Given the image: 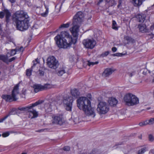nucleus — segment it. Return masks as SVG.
<instances>
[{
	"mask_svg": "<svg viewBox=\"0 0 154 154\" xmlns=\"http://www.w3.org/2000/svg\"><path fill=\"white\" fill-rule=\"evenodd\" d=\"M52 123L53 124L62 125L65 123L63 116L62 114H57L53 116Z\"/></svg>",
	"mask_w": 154,
	"mask_h": 154,
	"instance_id": "9",
	"label": "nucleus"
},
{
	"mask_svg": "<svg viewBox=\"0 0 154 154\" xmlns=\"http://www.w3.org/2000/svg\"><path fill=\"white\" fill-rule=\"evenodd\" d=\"M24 50V49L23 47H21L20 48H16L15 49H13V51L12 52H14V53L13 54H12V55H14L17 52H20L21 51H23Z\"/></svg>",
	"mask_w": 154,
	"mask_h": 154,
	"instance_id": "25",
	"label": "nucleus"
},
{
	"mask_svg": "<svg viewBox=\"0 0 154 154\" xmlns=\"http://www.w3.org/2000/svg\"><path fill=\"white\" fill-rule=\"evenodd\" d=\"M23 91H23V94L24 95H25L26 94V90L25 89L24 90H23Z\"/></svg>",
	"mask_w": 154,
	"mask_h": 154,
	"instance_id": "55",
	"label": "nucleus"
},
{
	"mask_svg": "<svg viewBox=\"0 0 154 154\" xmlns=\"http://www.w3.org/2000/svg\"><path fill=\"white\" fill-rule=\"evenodd\" d=\"M4 11L5 13L6 22H8L10 20V18L11 16V13L7 9H5L4 10Z\"/></svg>",
	"mask_w": 154,
	"mask_h": 154,
	"instance_id": "19",
	"label": "nucleus"
},
{
	"mask_svg": "<svg viewBox=\"0 0 154 154\" xmlns=\"http://www.w3.org/2000/svg\"><path fill=\"white\" fill-rule=\"evenodd\" d=\"M12 51H13V49H12L11 51V56H13L14 55H12V54H13L14 53V52H12Z\"/></svg>",
	"mask_w": 154,
	"mask_h": 154,
	"instance_id": "54",
	"label": "nucleus"
},
{
	"mask_svg": "<svg viewBox=\"0 0 154 154\" xmlns=\"http://www.w3.org/2000/svg\"><path fill=\"white\" fill-rule=\"evenodd\" d=\"M2 31V26H1V24L0 23V33H1V32Z\"/></svg>",
	"mask_w": 154,
	"mask_h": 154,
	"instance_id": "53",
	"label": "nucleus"
},
{
	"mask_svg": "<svg viewBox=\"0 0 154 154\" xmlns=\"http://www.w3.org/2000/svg\"><path fill=\"white\" fill-rule=\"evenodd\" d=\"M57 100H57V101H56L57 104L60 105L63 103L64 106L72 104L73 101V100L71 97H65L63 101H62V99L61 100L59 99L58 100Z\"/></svg>",
	"mask_w": 154,
	"mask_h": 154,
	"instance_id": "13",
	"label": "nucleus"
},
{
	"mask_svg": "<svg viewBox=\"0 0 154 154\" xmlns=\"http://www.w3.org/2000/svg\"><path fill=\"white\" fill-rule=\"evenodd\" d=\"M55 101H53L51 103H45L44 106L45 108L46 109H50V110L51 109L52 106L54 105H56L55 103Z\"/></svg>",
	"mask_w": 154,
	"mask_h": 154,
	"instance_id": "21",
	"label": "nucleus"
},
{
	"mask_svg": "<svg viewBox=\"0 0 154 154\" xmlns=\"http://www.w3.org/2000/svg\"><path fill=\"white\" fill-rule=\"evenodd\" d=\"M51 86L49 84H46L43 86L39 84H35L33 85V88L34 89L35 92V93H37L40 91L50 88H51Z\"/></svg>",
	"mask_w": 154,
	"mask_h": 154,
	"instance_id": "12",
	"label": "nucleus"
},
{
	"mask_svg": "<svg viewBox=\"0 0 154 154\" xmlns=\"http://www.w3.org/2000/svg\"><path fill=\"white\" fill-rule=\"evenodd\" d=\"M82 44L86 48L92 49L95 47L96 43L93 39H87L83 41Z\"/></svg>",
	"mask_w": 154,
	"mask_h": 154,
	"instance_id": "10",
	"label": "nucleus"
},
{
	"mask_svg": "<svg viewBox=\"0 0 154 154\" xmlns=\"http://www.w3.org/2000/svg\"><path fill=\"white\" fill-rule=\"evenodd\" d=\"M72 104H69V105L64 106L66 108V109L69 111H71L72 108Z\"/></svg>",
	"mask_w": 154,
	"mask_h": 154,
	"instance_id": "32",
	"label": "nucleus"
},
{
	"mask_svg": "<svg viewBox=\"0 0 154 154\" xmlns=\"http://www.w3.org/2000/svg\"><path fill=\"white\" fill-rule=\"evenodd\" d=\"M150 109V107H148L146 108L147 110H149Z\"/></svg>",
	"mask_w": 154,
	"mask_h": 154,
	"instance_id": "58",
	"label": "nucleus"
},
{
	"mask_svg": "<svg viewBox=\"0 0 154 154\" xmlns=\"http://www.w3.org/2000/svg\"><path fill=\"white\" fill-rule=\"evenodd\" d=\"M149 140L150 141H152L154 140V138L153 136L151 135L150 134L149 135Z\"/></svg>",
	"mask_w": 154,
	"mask_h": 154,
	"instance_id": "40",
	"label": "nucleus"
},
{
	"mask_svg": "<svg viewBox=\"0 0 154 154\" xmlns=\"http://www.w3.org/2000/svg\"><path fill=\"white\" fill-rule=\"evenodd\" d=\"M1 136V134H0V137Z\"/></svg>",
	"mask_w": 154,
	"mask_h": 154,
	"instance_id": "63",
	"label": "nucleus"
},
{
	"mask_svg": "<svg viewBox=\"0 0 154 154\" xmlns=\"http://www.w3.org/2000/svg\"><path fill=\"white\" fill-rule=\"evenodd\" d=\"M46 130V129H42L39 130H38V132H42L44 131L45 130Z\"/></svg>",
	"mask_w": 154,
	"mask_h": 154,
	"instance_id": "49",
	"label": "nucleus"
},
{
	"mask_svg": "<svg viewBox=\"0 0 154 154\" xmlns=\"http://www.w3.org/2000/svg\"><path fill=\"white\" fill-rule=\"evenodd\" d=\"M77 106L80 109L83 110L88 116H91L94 118L95 113L93 108H91V102L88 98L85 97H80L77 100Z\"/></svg>",
	"mask_w": 154,
	"mask_h": 154,
	"instance_id": "3",
	"label": "nucleus"
},
{
	"mask_svg": "<svg viewBox=\"0 0 154 154\" xmlns=\"http://www.w3.org/2000/svg\"><path fill=\"white\" fill-rule=\"evenodd\" d=\"M43 100H38L35 103L30 105V107L28 112H29V117L31 119H33L37 117L38 116V112L33 108L43 103Z\"/></svg>",
	"mask_w": 154,
	"mask_h": 154,
	"instance_id": "6",
	"label": "nucleus"
},
{
	"mask_svg": "<svg viewBox=\"0 0 154 154\" xmlns=\"http://www.w3.org/2000/svg\"><path fill=\"white\" fill-rule=\"evenodd\" d=\"M87 97L90 99H91V94H88Z\"/></svg>",
	"mask_w": 154,
	"mask_h": 154,
	"instance_id": "50",
	"label": "nucleus"
},
{
	"mask_svg": "<svg viewBox=\"0 0 154 154\" xmlns=\"http://www.w3.org/2000/svg\"><path fill=\"white\" fill-rule=\"evenodd\" d=\"M84 18V15L81 11L78 12L74 16L72 22L74 24H80L83 21Z\"/></svg>",
	"mask_w": 154,
	"mask_h": 154,
	"instance_id": "11",
	"label": "nucleus"
},
{
	"mask_svg": "<svg viewBox=\"0 0 154 154\" xmlns=\"http://www.w3.org/2000/svg\"><path fill=\"white\" fill-rule=\"evenodd\" d=\"M30 107V105L28 106H26L24 107H19L18 108V109L19 110L21 111H24L26 112H28L29 109V108Z\"/></svg>",
	"mask_w": 154,
	"mask_h": 154,
	"instance_id": "30",
	"label": "nucleus"
},
{
	"mask_svg": "<svg viewBox=\"0 0 154 154\" xmlns=\"http://www.w3.org/2000/svg\"><path fill=\"white\" fill-rule=\"evenodd\" d=\"M109 54V51H105L103 53L100 55V56L101 57H106Z\"/></svg>",
	"mask_w": 154,
	"mask_h": 154,
	"instance_id": "35",
	"label": "nucleus"
},
{
	"mask_svg": "<svg viewBox=\"0 0 154 154\" xmlns=\"http://www.w3.org/2000/svg\"><path fill=\"white\" fill-rule=\"evenodd\" d=\"M73 26L69 30L72 35L73 38L68 32L64 31L61 32L60 35H57L54 39L57 46L60 48H67L72 44H75L77 41L79 30L80 24H74L72 22Z\"/></svg>",
	"mask_w": 154,
	"mask_h": 154,
	"instance_id": "1",
	"label": "nucleus"
},
{
	"mask_svg": "<svg viewBox=\"0 0 154 154\" xmlns=\"http://www.w3.org/2000/svg\"><path fill=\"white\" fill-rule=\"evenodd\" d=\"M147 125H148V121L146 120L143 122H141L139 123V125L141 127L146 126Z\"/></svg>",
	"mask_w": 154,
	"mask_h": 154,
	"instance_id": "33",
	"label": "nucleus"
},
{
	"mask_svg": "<svg viewBox=\"0 0 154 154\" xmlns=\"http://www.w3.org/2000/svg\"><path fill=\"white\" fill-rule=\"evenodd\" d=\"M47 66L51 69H55L59 66L58 61L53 56L49 57L47 58Z\"/></svg>",
	"mask_w": 154,
	"mask_h": 154,
	"instance_id": "8",
	"label": "nucleus"
},
{
	"mask_svg": "<svg viewBox=\"0 0 154 154\" xmlns=\"http://www.w3.org/2000/svg\"><path fill=\"white\" fill-rule=\"evenodd\" d=\"M117 48L115 47H113L112 49V51L113 52H115L116 51H117Z\"/></svg>",
	"mask_w": 154,
	"mask_h": 154,
	"instance_id": "48",
	"label": "nucleus"
},
{
	"mask_svg": "<svg viewBox=\"0 0 154 154\" xmlns=\"http://www.w3.org/2000/svg\"><path fill=\"white\" fill-rule=\"evenodd\" d=\"M70 24V23H68L66 24H63L59 26V29L57 30L56 32L59 30V29L61 28H67L69 27Z\"/></svg>",
	"mask_w": 154,
	"mask_h": 154,
	"instance_id": "27",
	"label": "nucleus"
},
{
	"mask_svg": "<svg viewBox=\"0 0 154 154\" xmlns=\"http://www.w3.org/2000/svg\"><path fill=\"white\" fill-rule=\"evenodd\" d=\"M148 124L149 125H152L154 123V118L150 119L149 120H147Z\"/></svg>",
	"mask_w": 154,
	"mask_h": 154,
	"instance_id": "37",
	"label": "nucleus"
},
{
	"mask_svg": "<svg viewBox=\"0 0 154 154\" xmlns=\"http://www.w3.org/2000/svg\"><path fill=\"white\" fill-rule=\"evenodd\" d=\"M98 62L97 61H96L95 62H90L89 61H88L87 63V65L89 66H93L94 64H96L98 63Z\"/></svg>",
	"mask_w": 154,
	"mask_h": 154,
	"instance_id": "36",
	"label": "nucleus"
},
{
	"mask_svg": "<svg viewBox=\"0 0 154 154\" xmlns=\"http://www.w3.org/2000/svg\"><path fill=\"white\" fill-rule=\"evenodd\" d=\"M152 8L153 9H154V4L152 5Z\"/></svg>",
	"mask_w": 154,
	"mask_h": 154,
	"instance_id": "57",
	"label": "nucleus"
},
{
	"mask_svg": "<svg viewBox=\"0 0 154 154\" xmlns=\"http://www.w3.org/2000/svg\"><path fill=\"white\" fill-rule=\"evenodd\" d=\"M129 76L130 77H132L133 75H134L135 74V72H132L131 73H128Z\"/></svg>",
	"mask_w": 154,
	"mask_h": 154,
	"instance_id": "47",
	"label": "nucleus"
},
{
	"mask_svg": "<svg viewBox=\"0 0 154 154\" xmlns=\"http://www.w3.org/2000/svg\"><path fill=\"white\" fill-rule=\"evenodd\" d=\"M63 149L65 151H69L70 150V148L69 146H67L63 147Z\"/></svg>",
	"mask_w": 154,
	"mask_h": 154,
	"instance_id": "41",
	"label": "nucleus"
},
{
	"mask_svg": "<svg viewBox=\"0 0 154 154\" xmlns=\"http://www.w3.org/2000/svg\"><path fill=\"white\" fill-rule=\"evenodd\" d=\"M16 57H12V58L10 59L9 60V62H11L13 61L14 60L16 59Z\"/></svg>",
	"mask_w": 154,
	"mask_h": 154,
	"instance_id": "46",
	"label": "nucleus"
},
{
	"mask_svg": "<svg viewBox=\"0 0 154 154\" xmlns=\"http://www.w3.org/2000/svg\"><path fill=\"white\" fill-rule=\"evenodd\" d=\"M65 70L63 68H60L56 71V74L59 76H61L65 73Z\"/></svg>",
	"mask_w": 154,
	"mask_h": 154,
	"instance_id": "22",
	"label": "nucleus"
},
{
	"mask_svg": "<svg viewBox=\"0 0 154 154\" xmlns=\"http://www.w3.org/2000/svg\"><path fill=\"white\" fill-rule=\"evenodd\" d=\"M147 150L146 147H143L137 151V154H142L144 153Z\"/></svg>",
	"mask_w": 154,
	"mask_h": 154,
	"instance_id": "31",
	"label": "nucleus"
},
{
	"mask_svg": "<svg viewBox=\"0 0 154 154\" xmlns=\"http://www.w3.org/2000/svg\"><path fill=\"white\" fill-rule=\"evenodd\" d=\"M29 17L23 10L15 12L12 15V20L16 25L17 29L21 31L27 30L29 27Z\"/></svg>",
	"mask_w": 154,
	"mask_h": 154,
	"instance_id": "2",
	"label": "nucleus"
},
{
	"mask_svg": "<svg viewBox=\"0 0 154 154\" xmlns=\"http://www.w3.org/2000/svg\"><path fill=\"white\" fill-rule=\"evenodd\" d=\"M39 74L41 76H43L44 74V72L42 70L39 69Z\"/></svg>",
	"mask_w": 154,
	"mask_h": 154,
	"instance_id": "42",
	"label": "nucleus"
},
{
	"mask_svg": "<svg viewBox=\"0 0 154 154\" xmlns=\"http://www.w3.org/2000/svg\"><path fill=\"white\" fill-rule=\"evenodd\" d=\"M18 84L15 86L12 91L11 95H3L2 97L7 102L15 101L18 99L17 95L19 93Z\"/></svg>",
	"mask_w": 154,
	"mask_h": 154,
	"instance_id": "5",
	"label": "nucleus"
},
{
	"mask_svg": "<svg viewBox=\"0 0 154 154\" xmlns=\"http://www.w3.org/2000/svg\"><path fill=\"white\" fill-rule=\"evenodd\" d=\"M114 72V70L110 68H107L103 72L102 76L104 77H108L111 75Z\"/></svg>",
	"mask_w": 154,
	"mask_h": 154,
	"instance_id": "14",
	"label": "nucleus"
},
{
	"mask_svg": "<svg viewBox=\"0 0 154 154\" xmlns=\"http://www.w3.org/2000/svg\"><path fill=\"white\" fill-rule=\"evenodd\" d=\"M138 28L140 31L142 32H146L147 31L146 26L144 24H139L138 25Z\"/></svg>",
	"mask_w": 154,
	"mask_h": 154,
	"instance_id": "20",
	"label": "nucleus"
},
{
	"mask_svg": "<svg viewBox=\"0 0 154 154\" xmlns=\"http://www.w3.org/2000/svg\"><path fill=\"white\" fill-rule=\"evenodd\" d=\"M45 6L46 9V11L45 12L42 14V16L44 17L46 16L48 13V6L45 4Z\"/></svg>",
	"mask_w": 154,
	"mask_h": 154,
	"instance_id": "29",
	"label": "nucleus"
},
{
	"mask_svg": "<svg viewBox=\"0 0 154 154\" xmlns=\"http://www.w3.org/2000/svg\"><path fill=\"white\" fill-rule=\"evenodd\" d=\"M123 54L122 53H116V54H112L113 56H122V55H123Z\"/></svg>",
	"mask_w": 154,
	"mask_h": 154,
	"instance_id": "39",
	"label": "nucleus"
},
{
	"mask_svg": "<svg viewBox=\"0 0 154 154\" xmlns=\"http://www.w3.org/2000/svg\"><path fill=\"white\" fill-rule=\"evenodd\" d=\"M125 104L129 106H133L139 103V99L135 95L131 93H128L124 97Z\"/></svg>",
	"mask_w": 154,
	"mask_h": 154,
	"instance_id": "4",
	"label": "nucleus"
},
{
	"mask_svg": "<svg viewBox=\"0 0 154 154\" xmlns=\"http://www.w3.org/2000/svg\"><path fill=\"white\" fill-rule=\"evenodd\" d=\"M36 64V63H34L33 66L31 67L30 69H27L26 70V75L27 76H30L31 75L32 69L34 66H35Z\"/></svg>",
	"mask_w": 154,
	"mask_h": 154,
	"instance_id": "23",
	"label": "nucleus"
},
{
	"mask_svg": "<svg viewBox=\"0 0 154 154\" xmlns=\"http://www.w3.org/2000/svg\"><path fill=\"white\" fill-rule=\"evenodd\" d=\"M35 61L37 62V63H39V60L38 59V58H37L35 59Z\"/></svg>",
	"mask_w": 154,
	"mask_h": 154,
	"instance_id": "51",
	"label": "nucleus"
},
{
	"mask_svg": "<svg viewBox=\"0 0 154 154\" xmlns=\"http://www.w3.org/2000/svg\"><path fill=\"white\" fill-rule=\"evenodd\" d=\"M5 15V13L3 11L0 12V18L2 19L4 18Z\"/></svg>",
	"mask_w": 154,
	"mask_h": 154,
	"instance_id": "38",
	"label": "nucleus"
},
{
	"mask_svg": "<svg viewBox=\"0 0 154 154\" xmlns=\"http://www.w3.org/2000/svg\"><path fill=\"white\" fill-rule=\"evenodd\" d=\"M96 149H93L92 150H86L83 152L82 154H94L96 152Z\"/></svg>",
	"mask_w": 154,
	"mask_h": 154,
	"instance_id": "24",
	"label": "nucleus"
},
{
	"mask_svg": "<svg viewBox=\"0 0 154 154\" xmlns=\"http://www.w3.org/2000/svg\"><path fill=\"white\" fill-rule=\"evenodd\" d=\"M11 3H14L16 1V0H9Z\"/></svg>",
	"mask_w": 154,
	"mask_h": 154,
	"instance_id": "52",
	"label": "nucleus"
},
{
	"mask_svg": "<svg viewBox=\"0 0 154 154\" xmlns=\"http://www.w3.org/2000/svg\"><path fill=\"white\" fill-rule=\"evenodd\" d=\"M42 59H43V62H44V63L45 62V60H44V59L43 58H42Z\"/></svg>",
	"mask_w": 154,
	"mask_h": 154,
	"instance_id": "59",
	"label": "nucleus"
},
{
	"mask_svg": "<svg viewBox=\"0 0 154 154\" xmlns=\"http://www.w3.org/2000/svg\"><path fill=\"white\" fill-rule=\"evenodd\" d=\"M17 112L16 109L15 108H12L9 112V113L6 115L8 117L11 115H15L17 114Z\"/></svg>",
	"mask_w": 154,
	"mask_h": 154,
	"instance_id": "26",
	"label": "nucleus"
},
{
	"mask_svg": "<svg viewBox=\"0 0 154 154\" xmlns=\"http://www.w3.org/2000/svg\"><path fill=\"white\" fill-rule=\"evenodd\" d=\"M143 0H132V3L135 7H139L142 4Z\"/></svg>",
	"mask_w": 154,
	"mask_h": 154,
	"instance_id": "18",
	"label": "nucleus"
},
{
	"mask_svg": "<svg viewBox=\"0 0 154 154\" xmlns=\"http://www.w3.org/2000/svg\"><path fill=\"white\" fill-rule=\"evenodd\" d=\"M108 102L110 106H116L118 103V101L115 98L110 97L109 99Z\"/></svg>",
	"mask_w": 154,
	"mask_h": 154,
	"instance_id": "16",
	"label": "nucleus"
},
{
	"mask_svg": "<svg viewBox=\"0 0 154 154\" xmlns=\"http://www.w3.org/2000/svg\"><path fill=\"white\" fill-rule=\"evenodd\" d=\"M143 74H145V73H144V72H143Z\"/></svg>",
	"mask_w": 154,
	"mask_h": 154,
	"instance_id": "61",
	"label": "nucleus"
},
{
	"mask_svg": "<svg viewBox=\"0 0 154 154\" xmlns=\"http://www.w3.org/2000/svg\"><path fill=\"white\" fill-rule=\"evenodd\" d=\"M8 118V117L6 115L3 118L0 119V123L2 122L4 120Z\"/></svg>",
	"mask_w": 154,
	"mask_h": 154,
	"instance_id": "44",
	"label": "nucleus"
},
{
	"mask_svg": "<svg viewBox=\"0 0 154 154\" xmlns=\"http://www.w3.org/2000/svg\"><path fill=\"white\" fill-rule=\"evenodd\" d=\"M108 104L104 101L100 102L98 105L97 110L100 114H105L107 113L109 110Z\"/></svg>",
	"mask_w": 154,
	"mask_h": 154,
	"instance_id": "7",
	"label": "nucleus"
},
{
	"mask_svg": "<svg viewBox=\"0 0 154 154\" xmlns=\"http://www.w3.org/2000/svg\"><path fill=\"white\" fill-rule=\"evenodd\" d=\"M0 60L5 63L8 62V57L7 55H0Z\"/></svg>",
	"mask_w": 154,
	"mask_h": 154,
	"instance_id": "28",
	"label": "nucleus"
},
{
	"mask_svg": "<svg viewBox=\"0 0 154 154\" xmlns=\"http://www.w3.org/2000/svg\"><path fill=\"white\" fill-rule=\"evenodd\" d=\"M125 39L127 40L128 41H130L131 40V38L128 36H126L125 37Z\"/></svg>",
	"mask_w": 154,
	"mask_h": 154,
	"instance_id": "45",
	"label": "nucleus"
},
{
	"mask_svg": "<svg viewBox=\"0 0 154 154\" xmlns=\"http://www.w3.org/2000/svg\"><path fill=\"white\" fill-rule=\"evenodd\" d=\"M143 74H145V73H144V72H143Z\"/></svg>",
	"mask_w": 154,
	"mask_h": 154,
	"instance_id": "62",
	"label": "nucleus"
},
{
	"mask_svg": "<svg viewBox=\"0 0 154 154\" xmlns=\"http://www.w3.org/2000/svg\"><path fill=\"white\" fill-rule=\"evenodd\" d=\"M21 154H26V153H22Z\"/></svg>",
	"mask_w": 154,
	"mask_h": 154,
	"instance_id": "60",
	"label": "nucleus"
},
{
	"mask_svg": "<svg viewBox=\"0 0 154 154\" xmlns=\"http://www.w3.org/2000/svg\"><path fill=\"white\" fill-rule=\"evenodd\" d=\"M9 134L8 132H7L4 133L2 134V136L3 137H6L9 136Z\"/></svg>",
	"mask_w": 154,
	"mask_h": 154,
	"instance_id": "43",
	"label": "nucleus"
},
{
	"mask_svg": "<svg viewBox=\"0 0 154 154\" xmlns=\"http://www.w3.org/2000/svg\"><path fill=\"white\" fill-rule=\"evenodd\" d=\"M70 92L72 97L74 99L77 98L80 95V93L79 91L76 88H74L71 90Z\"/></svg>",
	"mask_w": 154,
	"mask_h": 154,
	"instance_id": "15",
	"label": "nucleus"
},
{
	"mask_svg": "<svg viewBox=\"0 0 154 154\" xmlns=\"http://www.w3.org/2000/svg\"><path fill=\"white\" fill-rule=\"evenodd\" d=\"M103 1V0H99L98 3H101V2H102Z\"/></svg>",
	"mask_w": 154,
	"mask_h": 154,
	"instance_id": "56",
	"label": "nucleus"
},
{
	"mask_svg": "<svg viewBox=\"0 0 154 154\" xmlns=\"http://www.w3.org/2000/svg\"><path fill=\"white\" fill-rule=\"evenodd\" d=\"M116 21L114 20L112 21V28L113 29L116 30H117L118 29V27L116 26Z\"/></svg>",
	"mask_w": 154,
	"mask_h": 154,
	"instance_id": "34",
	"label": "nucleus"
},
{
	"mask_svg": "<svg viewBox=\"0 0 154 154\" xmlns=\"http://www.w3.org/2000/svg\"><path fill=\"white\" fill-rule=\"evenodd\" d=\"M136 17L139 22H143L145 20L146 15L143 14H138Z\"/></svg>",
	"mask_w": 154,
	"mask_h": 154,
	"instance_id": "17",
	"label": "nucleus"
}]
</instances>
